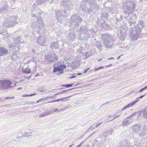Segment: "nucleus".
Instances as JSON below:
<instances>
[{
	"label": "nucleus",
	"mask_w": 147,
	"mask_h": 147,
	"mask_svg": "<svg viewBox=\"0 0 147 147\" xmlns=\"http://www.w3.org/2000/svg\"><path fill=\"white\" fill-rule=\"evenodd\" d=\"M136 7V3L134 1H128L123 3V16L129 23V26H134L137 17L134 13Z\"/></svg>",
	"instance_id": "1"
},
{
	"label": "nucleus",
	"mask_w": 147,
	"mask_h": 147,
	"mask_svg": "<svg viewBox=\"0 0 147 147\" xmlns=\"http://www.w3.org/2000/svg\"><path fill=\"white\" fill-rule=\"evenodd\" d=\"M70 0H61V4L64 5L65 7V9L64 11L59 10L55 12V17L58 22H62L64 18L68 16V12L70 11L73 6Z\"/></svg>",
	"instance_id": "2"
},
{
	"label": "nucleus",
	"mask_w": 147,
	"mask_h": 147,
	"mask_svg": "<svg viewBox=\"0 0 147 147\" xmlns=\"http://www.w3.org/2000/svg\"><path fill=\"white\" fill-rule=\"evenodd\" d=\"M80 8L85 12L89 13L96 11L99 9V6L92 0H83Z\"/></svg>",
	"instance_id": "3"
},
{
	"label": "nucleus",
	"mask_w": 147,
	"mask_h": 147,
	"mask_svg": "<svg viewBox=\"0 0 147 147\" xmlns=\"http://www.w3.org/2000/svg\"><path fill=\"white\" fill-rule=\"evenodd\" d=\"M144 26V23L142 21H140L135 26V30L133 29L132 27L129 28V32L131 37L133 40H136L138 39L141 31V29L143 28Z\"/></svg>",
	"instance_id": "4"
},
{
	"label": "nucleus",
	"mask_w": 147,
	"mask_h": 147,
	"mask_svg": "<svg viewBox=\"0 0 147 147\" xmlns=\"http://www.w3.org/2000/svg\"><path fill=\"white\" fill-rule=\"evenodd\" d=\"M101 38L103 41L105 47L109 49L112 46L114 41L113 35L106 33L102 35Z\"/></svg>",
	"instance_id": "5"
},
{
	"label": "nucleus",
	"mask_w": 147,
	"mask_h": 147,
	"mask_svg": "<svg viewBox=\"0 0 147 147\" xmlns=\"http://www.w3.org/2000/svg\"><path fill=\"white\" fill-rule=\"evenodd\" d=\"M82 21V18L79 16L75 15L72 16L70 20L69 27L72 29L78 26L79 24Z\"/></svg>",
	"instance_id": "6"
},
{
	"label": "nucleus",
	"mask_w": 147,
	"mask_h": 147,
	"mask_svg": "<svg viewBox=\"0 0 147 147\" xmlns=\"http://www.w3.org/2000/svg\"><path fill=\"white\" fill-rule=\"evenodd\" d=\"M128 30V28L125 24L121 26L117 30V35L119 36L120 39L122 40H125L127 32Z\"/></svg>",
	"instance_id": "7"
},
{
	"label": "nucleus",
	"mask_w": 147,
	"mask_h": 147,
	"mask_svg": "<svg viewBox=\"0 0 147 147\" xmlns=\"http://www.w3.org/2000/svg\"><path fill=\"white\" fill-rule=\"evenodd\" d=\"M17 19V17L15 16L7 18L4 21L3 24L6 27H13L17 23L16 22Z\"/></svg>",
	"instance_id": "8"
},
{
	"label": "nucleus",
	"mask_w": 147,
	"mask_h": 147,
	"mask_svg": "<svg viewBox=\"0 0 147 147\" xmlns=\"http://www.w3.org/2000/svg\"><path fill=\"white\" fill-rule=\"evenodd\" d=\"M16 84L12 83L8 80H0V88L1 89L5 90L12 88L16 86Z\"/></svg>",
	"instance_id": "9"
},
{
	"label": "nucleus",
	"mask_w": 147,
	"mask_h": 147,
	"mask_svg": "<svg viewBox=\"0 0 147 147\" xmlns=\"http://www.w3.org/2000/svg\"><path fill=\"white\" fill-rule=\"evenodd\" d=\"M46 59L49 60V63L53 62V61L57 60L58 59V57L56 56L55 53L51 55H47L45 56Z\"/></svg>",
	"instance_id": "10"
},
{
	"label": "nucleus",
	"mask_w": 147,
	"mask_h": 147,
	"mask_svg": "<svg viewBox=\"0 0 147 147\" xmlns=\"http://www.w3.org/2000/svg\"><path fill=\"white\" fill-rule=\"evenodd\" d=\"M68 32L67 36L68 39L72 41H74L76 39V36L73 30L70 29Z\"/></svg>",
	"instance_id": "11"
},
{
	"label": "nucleus",
	"mask_w": 147,
	"mask_h": 147,
	"mask_svg": "<svg viewBox=\"0 0 147 147\" xmlns=\"http://www.w3.org/2000/svg\"><path fill=\"white\" fill-rule=\"evenodd\" d=\"M46 40L45 36L41 35L38 36L36 40V42L41 46L45 45V42Z\"/></svg>",
	"instance_id": "12"
},
{
	"label": "nucleus",
	"mask_w": 147,
	"mask_h": 147,
	"mask_svg": "<svg viewBox=\"0 0 147 147\" xmlns=\"http://www.w3.org/2000/svg\"><path fill=\"white\" fill-rule=\"evenodd\" d=\"M146 95V94H145L144 95H142L138 97V98H137L136 99V100H135L133 102L131 103H130L129 104H128L127 105L124 107L123 109L121 111H123V110L125 109H126L130 107H131L133 106L134 105H135L138 101V100L139 98H141L145 96Z\"/></svg>",
	"instance_id": "13"
},
{
	"label": "nucleus",
	"mask_w": 147,
	"mask_h": 147,
	"mask_svg": "<svg viewBox=\"0 0 147 147\" xmlns=\"http://www.w3.org/2000/svg\"><path fill=\"white\" fill-rule=\"evenodd\" d=\"M99 26L103 27L105 29H110V27L108 26L107 22L104 21V20H101L99 21L98 22Z\"/></svg>",
	"instance_id": "14"
},
{
	"label": "nucleus",
	"mask_w": 147,
	"mask_h": 147,
	"mask_svg": "<svg viewBox=\"0 0 147 147\" xmlns=\"http://www.w3.org/2000/svg\"><path fill=\"white\" fill-rule=\"evenodd\" d=\"M76 30L77 31H78L80 32H81L82 33V34L87 33L88 31L87 28L84 26H81L79 29H76Z\"/></svg>",
	"instance_id": "15"
},
{
	"label": "nucleus",
	"mask_w": 147,
	"mask_h": 147,
	"mask_svg": "<svg viewBox=\"0 0 147 147\" xmlns=\"http://www.w3.org/2000/svg\"><path fill=\"white\" fill-rule=\"evenodd\" d=\"M91 36L90 34L88 33H83L81 34L80 35V38L81 39L83 40H86L89 38L91 37Z\"/></svg>",
	"instance_id": "16"
},
{
	"label": "nucleus",
	"mask_w": 147,
	"mask_h": 147,
	"mask_svg": "<svg viewBox=\"0 0 147 147\" xmlns=\"http://www.w3.org/2000/svg\"><path fill=\"white\" fill-rule=\"evenodd\" d=\"M9 7L8 5H5L2 6L0 9V13H4L7 11V10L9 9Z\"/></svg>",
	"instance_id": "17"
},
{
	"label": "nucleus",
	"mask_w": 147,
	"mask_h": 147,
	"mask_svg": "<svg viewBox=\"0 0 147 147\" xmlns=\"http://www.w3.org/2000/svg\"><path fill=\"white\" fill-rule=\"evenodd\" d=\"M37 26L41 29L43 28L44 27V25L43 24L42 20L41 18H38V20L37 21Z\"/></svg>",
	"instance_id": "18"
},
{
	"label": "nucleus",
	"mask_w": 147,
	"mask_h": 147,
	"mask_svg": "<svg viewBox=\"0 0 147 147\" xmlns=\"http://www.w3.org/2000/svg\"><path fill=\"white\" fill-rule=\"evenodd\" d=\"M131 129L135 132H138L140 131V127L138 124H136L132 127Z\"/></svg>",
	"instance_id": "19"
},
{
	"label": "nucleus",
	"mask_w": 147,
	"mask_h": 147,
	"mask_svg": "<svg viewBox=\"0 0 147 147\" xmlns=\"http://www.w3.org/2000/svg\"><path fill=\"white\" fill-rule=\"evenodd\" d=\"M113 131L114 130L113 129H110L104 132L103 134V135L106 137H108L110 135H111Z\"/></svg>",
	"instance_id": "20"
},
{
	"label": "nucleus",
	"mask_w": 147,
	"mask_h": 147,
	"mask_svg": "<svg viewBox=\"0 0 147 147\" xmlns=\"http://www.w3.org/2000/svg\"><path fill=\"white\" fill-rule=\"evenodd\" d=\"M8 51L5 48L0 47V56L5 54H7Z\"/></svg>",
	"instance_id": "21"
},
{
	"label": "nucleus",
	"mask_w": 147,
	"mask_h": 147,
	"mask_svg": "<svg viewBox=\"0 0 147 147\" xmlns=\"http://www.w3.org/2000/svg\"><path fill=\"white\" fill-rule=\"evenodd\" d=\"M132 123L130 120H127L125 119L123 121L122 123V125L123 126H127Z\"/></svg>",
	"instance_id": "22"
},
{
	"label": "nucleus",
	"mask_w": 147,
	"mask_h": 147,
	"mask_svg": "<svg viewBox=\"0 0 147 147\" xmlns=\"http://www.w3.org/2000/svg\"><path fill=\"white\" fill-rule=\"evenodd\" d=\"M59 47V45L58 43L55 42H54L51 43L50 46V47L52 49L54 48L55 49L58 48Z\"/></svg>",
	"instance_id": "23"
},
{
	"label": "nucleus",
	"mask_w": 147,
	"mask_h": 147,
	"mask_svg": "<svg viewBox=\"0 0 147 147\" xmlns=\"http://www.w3.org/2000/svg\"><path fill=\"white\" fill-rule=\"evenodd\" d=\"M58 67L61 71L59 73V74H61L63 73V70L66 68V66L65 65L62 64L59 66Z\"/></svg>",
	"instance_id": "24"
},
{
	"label": "nucleus",
	"mask_w": 147,
	"mask_h": 147,
	"mask_svg": "<svg viewBox=\"0 0 147 147\" xmlns=\"http://www.w3.org/2000/svg\"><path fill=\"white\" fill-rule=\"evenodd\" d=\"M95 45L97 48L100 49L102 46V45L101 41H97L95 43Z\"/></svg>",
	"instance_id": "25"
},
{
	"label": "nucleus",
	"mask_w": 147,
	"mask_h": 147,
	"mask_svg": "<svg viewBox=\"0 0 147 147\" xmlns=\"http://www.w3.org/2000/svg\"><path fill=\"white\" fill-rule=\"evenodd\" d=\"M88 32L89 34H90L91 37L94 36L96 35V32L94 30H93V29H90L89 30Z\"/></svg>",
	"instance_id": "26"
},
{
	"label": "nucleus",
	"mask_w": 147,
	"mask_h": 147,
	"mask_svg": "<svg viewBox=\"0 0 147 147\" xmlns=\"http://www.w3.org/2000/svg\"><path fill=\"white\" fill-rule=\"evenodd\" d=\"M22 71L23 73L26 74H29L31 72V70L30 69H28V67L25 69H22Z\"/></svg>",
	"instance_id": "27"
},
{
	"label": "nucleus",
	"mask_w": 147,
	"mask_h": 147,
	"mask_svg": "<svg viewBox=\"0 0 147 147\" xmlns=\"http://www.w3.org/2000/svg\"><path fill=\"white\" fill-rule=\"evenodd\" d=\"M1 28H0V34H2L4 36H8L7 31L6 30H4L3 29L2 30V31L1 30Z\"/></svg>",
	"instance_id": "28"
},
{
	"label": "nucleus",
	"mask_w": 147,
	"mask_h": 147,
	"mask_svg": "<svg viewBox=\"0 0 147 147\" xmlns=\"http://www.w3.org/2000/svg\"><path fill=\"white\" fill-rule=\"evenodd\" d=\"M50 0H37L36 2L38 4H42Z\"/></svg>",
	"instance_id": "29"
},
{
	"label": "nucleus",
	"mask_w": 147,
	"mask_h": 147,
	"mask_svg": "<svg viewBox=\"0 0 147 147\" xmlns=\"http://www.w3.org/2000/svg\"><path fill=\"white\" fill-rule=\"evenodd\" d=\"M72 96H70L68 97H64L62 98H61V101H63V102H65L66 101H67L68 99V98H70Z\"/></svg>",
	"instance_id": "30"
},
{
	"label": "nucleus",
	"mask_w": 147,
	"mask_h": 147,
	"mask_svg": "<svg viewBox=\"0 0 147 147\" xmlns=\"http://www.w3.org/2000/svg\"><path fill=\"white\" fill-rule=\"evenodd\" d=\"M103 18H107L109 17V15L107 12H103L101 14Z\"/></svg>",
	"instance_id": "31"
},
{
	"label": "nucleus",
	"mask_w": 147,
	"mask_h": 147,
	"mask_svg": "<svg viewBox=\"0 0 147 147\" xmlns=\"http://www.w3.org/2000/svg\"><path fill=\"white\" fill-rule=\"evenodd\" d=\"M31 132L30 133H28L27 132H26L24 133L22 135V137H29L31 136L30 134Z\"/></svg>",
	"instance_id": "32"
},
{
	"label": "nucleus",
	"mask_w": 147,
	"mask_h": 147,
	"mask_svg": "<svg viewBox=\"0 0 147 147\" xmlns=\"http://www.w3.org/2000/svg\"><path fill=\"white\" fill-rule=\"evenodd\" d=\"M92 52L90 51L86 52V56L87 58H88L90 56H92Z\"/></svg>",
	"instance_id": "33"
},
{
	"label": "nucleus",
	"mask_w": 147,
	"mask_h": 147,
	"mask_svg": "<svg viewBox=\"0 0 147 147\" xmlns=\"http://www.w3.org/2000/svg\"><path fill=\"white\" fill-rule=\"evenodd\" d=\"M52 109L53 110V112L54 113L55 112H59L63 111V110L62 109V108L56 109Z\"/></svg>",
	"instance_id": "34"
},
{
	"label": "nucleus",
	"mask_w": 147,
	"mask_h": 147,
	"mask_svg": "<svg viewBox=\"0 0 147 147\" xmlns=\"http://www.w3.org/2000/svg\"><path fill=\"white\" fill-rule=\"evenodd\" d=\"M75 88H71V89H69L68 90H65V91H63V92H60V93H58L57 94H54V95H58L60 94H63V93H65L67 91H69V90H72V89H74Z\"/></svg>",
	"instance_id": "35"
},
{
	"label": "nucleus",
	"mask_w": 147,
	"mask_h": 147,
	"mask_svg": "<svg viewBox=\"0 0 147 147\" xmlns=\"http://www.w3.org/2000/svg\"><path fill=\"white\" fill-rule=\"evenodd\" d=\"M57 71H60V70L59 68L58 67H54L53 68V72L55 73Z\"/></svg>",
	"instance_id": "36"
},
{
	"label": "nucleus",
	"mask_w": 147,
	"mask_h": 147,
	"mask_svg": "<svg viewBox=\"0 0 147 147\" xmlns=\"http://www.w3.org/2000/svg\"><path fill=\"white\" fill-rule=\"evenodd\" d=\"M46 113L47 115H49L50 114H51L53 113H54L53 112V110L52 111H50L48 112L47 111L46 112Z\"/></svg>",
	"instance_id": "37"
},
{
	"label": "nucleus",
	"mask_w": 147,
	"mask_h": 147,
	"mask_svg": "<svg viewBox=\"0 0 147 147\" xmlns=\"http://www.w3.org/2000/svg\"><path fill=\"white\" fill-rule=\"evenodd\" d=\"M72 86V84H69L66 85H64L63 86H65L67 87H69Z\"/></svg>",
	"instance_id": "38"
},
{
	"label": "nucleus",
	"mask_w": 147,
	"mask_h": 147,
	"mask_svg": "<svg viewBox=\"0 0 147 147\" xmlns=\"http://www.w3.org/2000/svg\"><path fill=\"white\" fill-rule=\"evenodd\" d=\"M47 116L46 113H42L41 114V115L39 116V117H44Z\"/></svg>",
	"instance_id": "39"
},
{
	"label": "nucleus",
	"mask_w": 147,
	"mask_h": 147,
	"mask_svg": "<svg viewBox=\"0 0 147 147\" xmlns=\"http://www.w3.org/2000/svg\"><path fill=\"white\" fill-rule=\"evenodd\" d=\"M104 68V67L100 66V67H99L97 68H96H96H95V71H97V70H98V69H103Z\"/></svg>",
	"instance_id": "40"
},
{
	"label": "nucleus",
	"mask_w": 147,
	"mask_h": 147,
	"mask_svg": "<svg viewBox=\"0 0 147 147\" xmlns=\"http://www.w3.org/2000/svg\"><path fill=\"white\" fill-rule=\"evenodd\" d=\"M61 101V98L57 99L56 100H55L54 101H50L48 102V103L51 102H58V101Z\"/></svg>",
	"instance_id": "41"
},
{
	"label": "nucleus",
	"mask_w": 147,
	"mask_h": 147,
	"mask_svg": "<svg viewBox=\"0 0 147 147\" xmlns=\"http://www.w3.org/2000/svg\"><path fill=\"white\" fill-rule=\"evenodd\" d=\"M102 122L101 123H98L95 127H93L92 129H92H95V128H96L98 126V125H100L101 124H102Z\"/></svg>",
	"instance_id": "42"
},
{
	"label": "nucleus",
	"mask_w": 147,
	"mask_h": 147,
	"mask_svg": "<svg viewBox=\"0 0 147 147\" xmlns=\"http://www.w3.org/2000/svg\"><path fill=\"white\" fill-rule=\"evenodd\" d=\"M69 107H70L69 106H65L63 108H62V109H63V111H64L66 109L69 108Z\"/></svg>",
	"instance_id": "43"
},
{
	"label": "nucleus",
	"mask_w": 147,
	"mask_h": 147,
	"mask_svg": "<svg viewBox=\"0 0 147 147\" xmlns=\"http://www.w3.org/2000/svg\"><path fill=\"white\" fill-rule=\"evenodd\" d=\"M36 111H40V109H37L36 110H35V111H30V113H36Z\"/></svg>",
	"instance_id": "44"
},
{
	"label": "nucleus",
	"mask_w": 147,
	"mask_h": 147,
	"mask_svg": "<svg viewBox=\"0 0 147 147\" xmlns=\"http://www.w3.org/2000/svg\"><path fill=\"white\" fill-rule=\"evenodd\" d=\"M120 18L119 19L117 18L116 19V21H121L122 19V16H120Z\"/></svg>",
	"instance_id": "45"
},
{
	"label": "nucleus",
	"mask_w": 147,
	"mask_h": 147,
	"mask_svg": "<svg viewBox=\"0 0 147 147\" xmlns=\"http://www.w3.org/2000/svg\"><path fill=\"white\" fill-rule=\"evenodd\" d=\"M15 98V97L14 96L10 97H6L5 98L6 99H13Z\"/></svg>",
	"instance_id": "46"
},
{
	"label": "nucleus",
	"mask_w": 147,
	"mask_h": 147,
	"mask_svg": "<svg viewBox=\"0 0 147 147\" xmlns=\"http://www.w3.org/2000/svg\"><path fill=\"white\" fill-rule=\"evenodd\" d=\"M146 89V88H145V87L143 88L142 89H141L139 91V92H142L143 90H145Z\"/></svg>",
	"instance_id": "47"
},
{
	"label": "nucleus",
	"mask_w": 147,
	"mask_h": 147,
	"mask_svg": "<svg viewBox=\"0 0 147 147\" xmlns=\"http://www.w3.org/2000/svg\"><path fill=\"white\" fill-rule=\"evenodd\" d=\"M123 144L122 143H121L119 147H128V146L123 145Z\"/></svg>",
	"instance_id": "48"
},
{
	"label": "nucleus",
	"mask_w": 147,
	"mask_h": 147,
	"mask_svg": "<svg viewBox=\"0 0 147 147\" xmlns=\"http://www.w3.org/2000/svg\"><path fill=\"white\" fill-rule=\"evenodd\" d=\"M38 90L40 92H44V90L43 89H41L40 88H39L38 89Z\"/></svg>",
	"instance_id": "49"
},
{
	"label": "nucleus",
	"mask_w": 147,
	"mask_h": 147,
	"mask_svg": "<svg viewBox=\"0 0 147 147\" xmlns=\"http://www.w3.org/2000/svg\"><path fill=\"white\" fill-rule=\"evenodd\" d=\"M36 93H34V94H28V96H31L33 95H36Z\"/></svg>",
	"instance_id": "50"
},
{
	"label": "nucleus",
	"mask_w": 147,
	"mask_h": 147,
	"mask_svg": "<svg viewBox=\"0 0 147 147\" xmlns=\"http://www.w3.org/2000/svg\"><path fill=\"white\" fill-rule=\"evenodd\" d=\"M137 114V113L136 112H135L133 113L131 115V116L132 117L135 116V115H136Z\"/></svg>",
	"instance_id": "51"
},
{
	"label": "nucleus",
	"mask_w": 147,
	"mask_h": 147,
	"mask_svg": "<svg viewBox=\"0 0 147 147\" xmlns=\"http://www.w3.org/2000/svg\"><path fill=\"white\" fill-rule=\"evenodd\" d=\"M44 99H44V98H42V99H40V100H38L37 101L36 103H38L39 102H40L41 101H42V100H44Z\"/></svg>",
	"instance_id": "52"
},
{
	"label": "nucleus",
	"mask_w": 147,
	"mask_h": 147,
	"mask_svg": "<svg viewBox=\"0 0 147 147\" xmlns=\"http://www.w3.org/2000/svg\"><path fill=\"white\" fill-rule=\"evenodd\" d=\"M84 142H82L81 143H80L79 145L77 146L76 147H80L82 145V144Z\"/></svg>",
	"instance_id": "53"
},
{
	"label": "nucleus",
	"mask_w": 147,
	"mask_h": 147,
	"mask_svg": "<svg viewBox=\"0 0 147 147\" xmlns=\"http://www.w3.org/2000/svg\"><path fill=\"white\" fill-rule=\"evenodd\" d=\"M145 134V133L144 132H142V133L140 134V136H143Z\"/></svg>",
	"instance_id": "54"
},
{
	"label": "nucleus",
	"mask_w": 147,
	"mask_h": 147,
	"mask_svg": "<svg viewBox=\"0 0 147 147\" xmlns=\"http://www.w3.org/2000/svg\"><path fill=\"white\" fill-rule=\"evenodd\" d=\"M28 96V94H24V95H23L22 96L23 97H26Z\"/></svg>",
	"instance_id": "55"
},
{
	"label": "nucleus",
	"mask_w": 147,
	"mask_h": 147,
	"mask_svg": "<svg viewBox=\"0 0 147 147\" xmlns=\"http://www.w3.org/2000/svg\"><path fill=\"white\" fill-rule=\"evenodd\" d=\"M89 69V68H88V69H85L84 71V73H86L87 72L88 70Z\"/></svg>",
	"instance_id": "56"
},
{
	"label": "nucleus",
	"mask_w": 147,
	"mask_h": 147,
	"mask_svg": "<svg viewBox=\"0 0 147 147\" xmlns=\"http://www.w3.org/2000/svg\"><path fill=\"white\" fill-rule=\"evenodd\" d=\"M112 65L111 64H109L107 65H106L105 66V67H110Z\"/></svg>",
	"instance_id": "57"
},
{
	"label": "nucleus",
	"mask_w": 147,
	"mask_h": 147,
	"mask_svg": "<svg viewBox=\"0 0 147 147\" xmlns=\"http://www.w3.org/2000/svg\"><path fill=\"white\" fill-rule=\"evenodd\" d=\"M76 77V76H71L70 77H69V79H72L73 78H75Z\"/></svg>",
	"instance_id": "58"
},
{
	"label": "nucleus",
	"mask_w": 147,
	"mask_h": 147,
	"mask_svg": "<svg viewBox=\"0 0 147 147\" xmlns=\"http://www.w3.org/2000/svg\"><path fill=\"white\" fill-rule=\"evenodd\" d=\"M120 116V115L117 116H116V115L115 116V118H113V119H112V120H114V119L117 118V117H119V116Z\"/></svg>",
	"instance_id": "59"
},
{
	"label": "nucleus",
	"mask_w": 147,
	"mask_h": 147,
	"mask_svg": "<svg viewBox=\"0 0 147 147\" xmlns=\"http://www.w3.org/2000/svg\"><path fill=\"white\" fill-rule=\"evenodd\" d=\"M132 117L131 116V115H130L127 118H126V119H127L128 120V119H129L130 118H131Z\"/></svg>",
	"instance_id": "60"
},
{
	"label": "nucleus",
	"mask_w": 147,
	"mask_h": 147,
	"mask_svg": "<svg viewBox=\"0 0 147 147\" xmlns=\"http://www.w3.org/2000/svg\"><path fill=\"white\" fill-rule=\"evenodd\" d=\"M84 147H90V145L88 144L85 145Z\"/></svg>",
	"instance_id": "61"
},
{
	"label": "nucleus",
	"mask_w": 147,
	"mask_h": 147,
	"mask_svg": "<svg viewBox=\"0 0 147 147\" xmlns=\"http://www.w3.org/2000/svg\"><path fill=\"white\" fill-rule=\"evenodd\" d=\"M82 74L81 73H77V75L78 76V75H82Z\"/></svg>",
	"instance_id": "62"
},
{
	"label": "nucleus",
	"mask_w": 147,
	"mask_h": 147,
	"mask_svg": "<svg viewBox=\"0 0 147 147\" xmlns=\"http://www.w3.org/2000/svg\"><path fill=\"white\" fill-rule=\"evenodd\" d=\"M123 55H120L119 56H118L117 58V59H119L121 56Z\"/></svg>",
	"instance_id": "63"
},
{
	"label": "nucleus",
	"mask_w": 147,
	"mask_h": 147,
	"mask_svg": "<svg viewBox=\"0 0 147 147\" xmlns=\"http://www.w3.org/2000/svg\"><path fill=\"white\" fill-rule=\"evenodd\" d=\"M32 17H36V15L34 14H32Z\"/></svg>",
	"instance_id": "64"
}]
</instances>
